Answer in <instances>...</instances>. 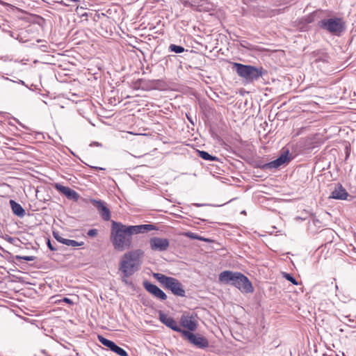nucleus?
<instances>
[{"mask_svg": "<svg viewBox=\"0 0 356 356\" xmlns=\"http://www.w3.org/2000/svg\"><path fill=\"white\" fill-rule=\"evenodd\" d=\"M132 235L130 225L115 221L112 222L110 241L115 250L122 252L130 248Z\"/></svg>", "mask_w": 356, "mask_h": 356, "instance_id": "obj_1", "label": "nucleus"}, {"mask_svg": "<svg viewBox=\"0 0 356 356\" xmlns=\"http://www.w3.org/2000/svg\"><path fill=\"white\" fill-rule=\"evenodd\" d=\"M218 280L222 284L235 286L242 293H250L254 291V287L248 277L240 272L224 270L219 274Z\"/></svg>", "mask_w": 356, "mask_h": 356, "instance_id": "obj_2", "label": "nucleus"}, {"mask_svg": "<svg viewBox=\"0 0 356 356\" xmlns=\"http://www.w3.org/2000/svg\"><path fill=\"white\" fill-rule=\"evenodd\" d=\"M144 252L137 249L126 252L119 264V270L125 277L131 276L139 270Z\"/></svg>", "mask_w": 356, "mask_h": 356, "instance_id": "obj_3", "label": "nucleus"}, {"mask_svg": "<svg viewBox=\"0 0 356 356\" xmlns=\"http://www.w3.org/2000/svg\"><path fill=\"white\" fill-rule=\"evenodd\" d=\"M153 277L166 289L175 296L185 297L186 291L182 284L176 278L168 277L159 273H153Z\"/></svg>", "mask_w": 356, "mask_h": 356, "instance_id": "obj_4", "label": "nucleus"}, {"mask_svg": "<svg viewBox=\"0 0 356 356\" xmlns=\"http://www.w3.org/2000/svg\"><path fill=\"white\" fill-rule=\"evenodd\" d=\"M233 69L238 75L248 81H253L261 77L266 72L263 67L234 63Z\"/></svg>", "mask_w": 356, "mask_h": 356, "instance_id": "obj_5", "label": "nucleus"}, {"mask_svg": "<svg viewBox=\"0 0 356 356\" xmlns=\"http://www.w3.org/2000/svg\"><path fill=\"white\" fill-rule=\"evenodd\" d=\"M318 26L321 29L337 35L346 29L345 23L340 17L323 19L318 22Z\"/></svg>", "mask_w": 356, "mask_h": 356, "instance_id": "obj_6", "label": "nucleus"}, {"mask_svg": "<svg viewBox=\"0 0 356 356\" xmlns=\"http://www.w3.org/2000/svg\"><path fill=\"white\" fill-rule=\"evenodd\" d=\"M182 336L197 348L204 349L209 346L207 339L200 334H194L186 330L183 331Z\"/></svg>", "mask_w": 356, "mask_h": 356, "instance_id": "obj_7", "label": "nucleus"}, {"mask_svg": "<svg viewBox=\"0 0 356 356\" xmlns=\"http://www.w3.org/2000/svg\"><path fill=\"white\" fill-rule=\"evenodd\" d=\"M161 83L160 79L147 80L139 79L134 83V88L143 90H157L160 88Z\"/></svg>", "mask_w": 356, "mask_h": 356, "instance_id": "obj_8", "label": "nucleus"}, {"mask_svg": "<svg viewBox=\"0 0 356 356\" xmlns=\"http://www.w3.org/2000/svg\"><path fill=\"white\" fill-rule=\"evenodd\" d=\"M149 246L153 251L165 252L170 246V241L165 238L152 237L149 240Z\"/></svg>", "mask_w": 356, "mask_h": 356, "instance_id": "obj_9", "label": "nucleus"}, {"mask_svg": "<svg viewBox=\"0 0 356 356\" xmlns=\"http://www.w3.org/2000/svg\"><path fill=\"white\" fill-rule=\"evenodd\" d=\"M90 202L97 209L104 220L108 221L111 219V211L105 202L95 199H90Z\"/></svg>", "mask_w": 356, "mask_h": 356, "instance_id": "obj_10", "label": "nucleus"}, {"mask_svg": "<svg viewBox=\"0 0 356 356\" xmlns=\"http://www.w3.org/2000/svg\"><path fill=\"white\" fill-rule=\"evenodd\" d=\"M289 151L284 152L281 155L273 161L267 163L263 165L264 169H277L280 166L288 163L291 158L289 156Z\"/></svg>", "mask_w": 356, "mask_h": 356, "instance_id": "obj_11", "label": "nucleus"}, {"mask_svg": "<svg viewBox=\"0 0 356 356\" xmlns=\"http://www.w3.org/2000/svg\"><path fill=\"white\" fill-rule=\"evenodd\" d=\"M159 319L165 325L174 331L181 333L182 335L183 331H186V330H183L179 326L177 321L173 318L168 316L162 312H160L159 314Z\"/></svg>", "mask_w": 356, "mask_h": 356, "instance_id": "obj_12", "label": "nucleus"}, {"mask_svg": "<svg viewBox=\"0 0 356 356\" xmlns=\"http://www.w3.org/2000/svg\"><path fill=\"white\" fill-rule=\"evenodd\" d=\"M98 339L99 342L104 346L108 348L111 350L118 354L120 356H128V354L125 350L118 346L115 342L106 339L103 336L99 335Z\"/></svg>", "mask_w": 356, "mask_h": 356, "instance_id": "obj_13", "label": "nucleus"}, {"mask_svg": "<svg viewBox=\"0 0 356 356\" xmlns=\"http://www.w3.org/2000/svg\"><path fill=\"white\" fill-rule=\"evenodd\" d=\"M143 286L145 289L151 293L154 298L160 300H165L167 299V295L156 285L145 281L143 282Z\"/></svg>", "mask_w": 356, "mask_h": 356, "instance_id": "obj_14", "label": "nucleus"}, {"mask_svg": "<svg viewBox=\"0 0 356 356\" xmlns=\"http://www.w3.org/2000/svg\"><path fill=\"white\" fill-rule=\"evenodd\" d=\"M180 323L184 328L188 329V331L191 332L196 330L197 327V322L195 318L188 313H184L181 315Z\"/></svg>", "mask_w": 356, "mask_h": 356, "instance_id": "obj_15", "label": "nucleus"}, {"mask_svg": "<svg viewBox=\"0 0 356 356\" xmlns=\"http://www.w3.org/2000/svg\"><path fill=\"white\" fill-rule=\"evenodd\" d=\"M55 188L62 194L65 195L69 200L76 201L79 199L78 193L73 189L61 185L60 184H56Z\"/></svg>", "mask_w": 356, "mask_h": 356, "instance_id": "obj_16", "label": "nucleus"}, {"mask_svg": "<svg viewBox=\"0 0 356 356\" xmlns=\"http://www.w3.org/2000/svg\"><path fill=\"white\" fill-rule=\"evenodd\" d=\"M346 190L341 184H338L331 193L330 197L336 200H345L348 197Z\"/></svg>", "mask_w": 356, "mask_h": 356, "instance_id": "obj_17", "label": "nucleus"}, {"mask_svg": "<svg viewBox=\"0 0 356 356\" xmlns=\"http://www.w3.org/2000/svg\"><path fill=\"white\" fill-rule=\"evenodd\" d=\"M133 234L140 233H147L152 230L156 229V227L152 224H144L138 225H130Z\"/></svg>", "mask_w": 356, "mask_h": 356, "instance_id": "obj_18", "label": "nucleus"}, {"mask_svg": "<svg viewBox=\"0 0 356 356\" xmlns=\"http://www.w3.org/2000/svg\"><path fill=\"white\" fill-rule=\"evenodd\" d=\"M10 204L14 214L19 217L24 216L26 213L25 210L19 203L16 202L15 200H10Z\"/></svg>", "mask_w": 356, "mask_h": 356, "instance_id": "obj_19", "label": "nucleus"}, {"mask_svg": "<svg viewBox=\"0 0 356 356\" xmlns=\"http://www.w3.org/2000/svg\"><path fill=\"white\" fill-rule=\"evenodd\" d=\"M197 154H198V156L205 160V161H217L218 160V158L215 156H213L211 154H210L209 153H208L206 151H198L197 152Z\"/></svg>", "mask_w": 356, "mask_h": 356, "instance_id": "obj_20", "label": "nucleus"}, {"mask_svg": "<svg viewBox=\"0 0 356 356\" xmlns=\"http://www.w3.org/2000/svg\"><path fill=\"white\" fill-rule=\"evenodd\" d=\"M198 10L200 11H209L211 9H212L213 5L206 1L201 0L200 2H198Z\"/></svg>", "mask_w": 356, "mask_h": 356, "instance_id": "obj_21", "label": "nucleus"}, {"mask_svg": "<svg viewBox=\"0 0 356 356\" xmlns=\"http://www.w3.org/2000/svg\"><path fill=\"white\" fill-rule=\"evenodd\" d=\"M63 244L67 246L76 247L83 245L84 243L83 241L78 242L75 240L67 239L63 241Z\"/></svg>", "mask_w": 356, "mask_h": 356, "instance_id": "obj_22", "label": "nucleus"}, {"mask_svg": "<svg viewBox=\"0 0 356 356\" xmlns=\"http://www.w3.org/2000/svg\"><path fill=\"white\" fill-rule=\"evenodd\" d=\"M282 275H283V277H284L286 280L291 282L293 285L298 284V282H297V280L294 278V277L291 274L287 273H282Z\"/></svg>", "mask_w": 356, "mask_h": 356, "instance_id": "obj_23", "label": "nucleus"}, {"mask_svg": "<svg viewBox=\"0 0 356 356\" xmlns=\"http://www.w3.org/2000/svg\"><path fill=\"white\" fill-rule=\"evenodd\" d=\"M15 259L17 261L24 260V261H32L35 260V257L34 256H19V255H16Z\"/></svg>", "mask_w": 356, "mask_h": 356, "instance_id": "obj_24", "label": "nucleus"}, {"mask_svg": "<svg viewBox=\"0 0 356 356\" xmlns=\"http://www.w3.org/2000/svg\"><path fill=\"white\" fill-rule=\"evenodd\" d=\"M53 236L54 237V238L59 243H63V241H65V240H67V238H63L60 234L58 232H55L54 231L53 232Z\"/></svg>", "mask_w": 356, "mask_h": 356, "instance_id": "obj_25", "label": "nucleus"}, {"mask_svg": "<svg viewBox=\"0 0 356 356\" xmlns=\"http://www.w3.org/2000/svg\"><path fill=\"white\" fill-rule=\"evenodd\" d=\"M171 51L175 53H181L184 51L183 46H169Z\"/></svg>", "mask_w": 356, "mask_h": 356, "instance_id": "obj_26", "label": "nucleus"}, {"mask_svg": "<svg viewBox=\"0 0 356 356\" xmlns=\"http://www.w3.org/2000/svg\"><path fill=\"white\" fill-rule=\"evenodd\" d=\"M186 236L188 237H189L190 238H192V239H197V240H200V241H206L205 238H202L201 236H199L197 234L192 233V232L186 233Z\"/></svg>", "mask_w": 356, "mask_h": 356, "instance_id": "obj_27", "label": "nucleus"}, {"mask_svg": "<svg viewBox=\"0 0 356 356\" xmlns=\"http://www.w3.org/2000/svg\"><path fill=\"white\" fill-rule=\"evenodd\" d=\"M98 231L96 229H89L87 232V234L90 237H95L97 235Z\"/></svg>", "mask_w": 356, "mask_h": 356, "instance_id": "obj_28", "label": "nucleus"}, {"mask_svg": "<svg viewBox=\"0 0 356 356\" xmlns=\"http://www.w3.org/2000/svg\"><path fill=\"white\" fill-rule=\"evenodd\" d=\"M47 245L51 251H56L57 250V248L51 244L49 239H47Z\"/></svg>", "mask_w": 356, "mask_h": 356, "instance_id": "obj_29", "label": "nucleus"}, {"mask_svg": "<svg viewBox=\"0 0 356 356\" xmlns=\"http://www.w3.org/2000/svg\"><path fill=\"white\" fill-rule=\"evenodd\" d=\"M128 277H125V276H124V275L123 274V276H122V281L124 284H127V285H131V282L128 281V280H127V278H128Z\"/></svg>", "mask_w": 356, "mask_h": 356, "instance_id": "obj_30", "label": "nucleus"}, {"mask_svg": "<svg viewBox=\"0 0 356 356\" xmlns=\"http://www.w3.org/2000/svg\"><path fill=\"white\" fill-rule=\"evenodd\" d=\"M40 47H41V50L44 52H51V51L49 50V46L44 45V46H40Z\"/></svg>", "mask_w": 356, "mask_h": 356, "instance_id": "obj_31", "label": "nucleus"}, {"mask_svg": "<svg viewBox=\"0 0 356 356\" xmlns=\"http://www.w3.org/2000/svg\"><path fill=\"white\" fill-rule=\"evenodd\" d=\"M62 301L70 305L73 304V301L69 298H64Z\"/></svg>", "mask_w": 356, "mask_h": 356, "instance_id": "obj_32", "label": "nucleus"}, {"mask_svg": "<svg viewBox=\"0 0 356 356\" xmlns=\"http://www.w3.org/2000/svg\"><path fill=\"white\" fill-rule=\"evenodd\" d=\"M91 168L98 170H104L105 169L101 167H96V166H90Z\"/></svg>", "mask_w": 356, "mask_h": 356, "instance_id": "obj_33", "label": "nucleus"}, {"mask_svg": "<svg viewBox=\"0 0 356 356\" xmlns=\"http://www.w3.org/2000/svg\"><path fill=\"white\" fill-rule=\"evenodd\" d=\"M186 116H187L188 120L190 121V122H191V124H194V122H193V120L192 119V118H191V117H190V116H189V115H186Z\"/></svg>", "mask_w": 356, "mask_h": 356, "instance_id": "obj_34", "label": "nucleus"}, {"mask_svg": "<svg viewBox=\"0 0 356 356\" xmlns=\"http://www.w3.org/2000/svg\"><path fill=\"white\" fill-rule=\"evenodd\" d=\"M345 318H348V322L350 323H354V320L351 319L349 316H345Z\"/></svg>", "mask_w": 356, "mask_h": 356, "instance_id": "obj_35", "label": "nucleus"}, {"mask_svg": "<svg viewBox=\"0 0 356 356\" xmlns=\"http://www.w3.org/2000/svg\"><path fill=\"white\" fill-rule=\"evenodd\" d=\"M92 145H96V146H101V145H101L99 143H98V142H94V143H92Z\"/></svg>", "mask_w": 356, "mask_h": 356, "instance_id": "obj_36", "label": "nucleus"}, {"mask_svg": "<svg viewBox=\"0 0 356 356\" xmlns=\"http://www.w3.org/2000/svg\"><path fill=\"white\" fill-rule=\"evenodd\" d=\"M18 83H21L22 85H25L24 81H22V80H19V81H18Z\"/></svg>", "mask_w": 356, "mask_h": 356, "instance_id": "obj_37", "label": "nucleus"}, {"mask_svg": "<svg viewBox=\"0 0 356 356\" xmlns=\"http://www.w3.org/2000/svg\"><path fill=\"white\" fill-rule=\"evenodd\" d=\"M2 78H3V79L9 80V81H13L11 79H9L8 77L2 76Z\"/></svg>", "mask_w": 356, "mask_h": 356, "instance_id": "obj_38", "label": "nucleus"}, {"mask_svg": "<svg viewBox=\"0 0 356 356\" xmlns=\"http://www.w3.org/2000/svg\"><path fill=\"white\" fill-rule=\"evenodd\" d=\"M195 205L196 207H201V206H202L203 204H195Z\"/></svg>", "mask_w": 356, "mask_h": 356, "instance_id": "obj_39", "label": "nucleus"}, {"mask_svg": "<svg viewBox=\"0 0 356 356\" xmlns=\"http://www.w3.org/2000/svg\"><path fill=\"white\" fill-rule=\"evenodd\" d=\"M82 16H88V15L86 13V14H82Z\"/></svg>", "mask_w": 356, "mask_h": 356, "instance_id": "obj_40", "label": "nucleus"}]
</instances>
